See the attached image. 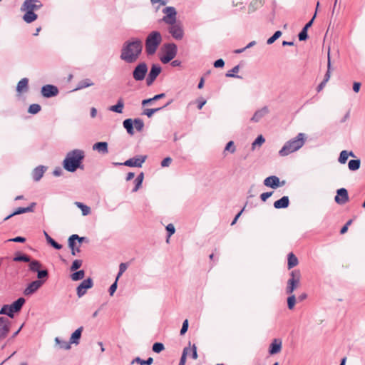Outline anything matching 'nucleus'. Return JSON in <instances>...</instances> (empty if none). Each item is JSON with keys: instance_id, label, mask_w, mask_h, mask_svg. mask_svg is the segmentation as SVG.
Returning <instances> with one entry per match:
<instances>
[{"instance_id": "41", "label": "nucleus", "mask_w": 365, "mask_h": 365, "mask_svg": "<svg viewBox=\"0 0 365 365\" xmlns=\"http://www.w3.org/2000/svg\"><path fill=\"white\" fill-rule=\"evenodd\" d=\"M30 257L26 255L17 253L16 257L14 258V261L29 262H30Z\"/></svg>"}, {"instance_id": "63", "label": "nucleus", "mask_w": 365, "mask_h": 365, "mask_svg": "<svg viewBox=\"0 0 365 365\" xmlns=\"http://www.w3.org/2000/svg\"><path fill=\"white\" fill-rule=\"evenodd\" d=\"M224 66H225V61L222 58L217 59L214 63V66L215 68H222Z\"/></svg>"}, {"instance_id": "59", "label": "nucleus", "mask_w": 365, "mask_h": 365, "mask_svg": "<svg viewBox=\"0 0 365 365\" xmlns=\"http://www.w3.org/2000/svg\"><path fill=\"white\" fill-rule=\"evenodd\" d=\"M172 161L173 160L170 157H167L162 160L161 166L163 168L168 167L171 164Z\"/></svg>"}, {"instance_id": "33", "label": "nucleus", "mask_w": 365, "mask_h": 365, "mask_svg": "<svg viewBox=\"0 0 365 365\" xmlns=\"http://www.w3.org/2000/svg\"><path fill=\"white\" fill-rule=\"evenodd\" d=\"M123 127L127 130L128 133L130 135L134 134V130H133V120L130 118L125 119L123 123Z\"/></svg>"}, {"instance_id": "51", "label": "nucleus", "mask_w": 365, "mask_h": 365, "mask_svg": "<svg viewBox=\"0 0 365 365\" xmlns=\"http://www.w3.org/2000/svg\"><path fill=\"white\" fill-rule=\"evenodd\" d=\"M165 349L163 344L156 342L153 345V351L155 353H160Z\"/></svg>"}, {"instance_id": "19", "label": "nucleus", "mask_w": 365, "mask_h": 365, "mask_svg": "<svg viewBox=\"0 0 365 365\" xmlns=\"http://www.w3.org/2000/svg\"><path fill=\"white\" fill-rule=\"evenodd\" d=\"M36 205V202H32V203H31V205L29 206H28L26 207H18L14 212H13L11 214H10L7 217H6L4 219V221H6V220L10 219L11 217H12L13 216H15L17 215H21V214L26 213V212H33L34 208L35 207Z\"/></svg>"}, {"instance_id": "20", "label": "nucleus", "mask_w": 365, "mask_h": 365, "mask_svg": "<svg viewBox=\"0 0 365 365\" xmlns=\"http://www.w3.org/2000/svg\"><path fill=\"white\" fill-rule=\"evenodd\" d=\"M335 201L339 205H343L349 200L348 192L345 188H340L336 192Z\"/></svg>"}, {"instance_id": "44", "label": "nucleus", "mask_w": 365, "mask_h": 365, "mask_svg": "<svg viewBox=\"0 0 365 365\" xmlns=\"http://www.w3.org/2000/svg\"><path fill=\"white\" fill-rule=\"evenodd\" d=\"M133 125L138 131H141L143 129L144 123L142 119L135 118L134 120H133Z\"/></svg>"}, {"instance_id": "31", "label": "nucleus", "mask_w": 365, "mask_h": 365, "mask_svg": "<svg viewBox=\"0 0 365 365\" xmlns=\"http://www.w3.org/2000/svg\"><path fill=\"white\" fill-rule=\"evenodd\" d=\"M26 13L23 16V19L25 22L30 24L36 20L38 16L31 11H25Z\"/></svg>"}, {"instance_id": "18", "label": "nucleus", "mask_w": 365, "mask_h": 365, "mask_svg": "<svg viewBox=\"0 0 365 365\" xmlns=\"http://www.w3.org/2000/svg\"><path fill=\"white\" fill-rule=\"evenodd\" d=\"M43 284V280H35L29 283L24 290V294L30 296L35 293Z\"/></svg>"}, {"instance_id": "60", "label": "nucleus", "mask_w": 365, "mask_h": 365, "mask_svg": "<svg viewBox=\"0 0 365 365\" xmlns=\"http://www.w3.org/2000/svg\"><path fill=\"white\" fill-rule=\"evenodd\" d=\"M187 329H188V320L185 319L182 323V326L180 329V334L181 335L185 334L186 333V331H187Z\"/></svg>"}, {"instance_id": "23", "label": "nucleus", "mask_w": 365, "mask_h": 365, "mask_svg": "<svg viewBox=\"0 0 365 365\" xmlns=\"http://www.w3.org/2000/svg\"><path fill=\"white\" fill-rule=\"evenodd\" d=\"M29 90V79L27 78H23L21 79L16 86V91L19 93H26Z\"/></svg>"}, {"instance_id": "34", "label": "nucleus", "mask_w": 365, "mask_h": 365, "mask_svg": "<svg viewBox=\"0 0 365 365\" xmlns=\"http://www.w3.org/2000/svg\"><path fill=\"white\" fill-rule=\"evenodd\" d=\"M172 101H173L172 100H170V101H168V103H167L163 106V108H165V107L168 106V105H170V104L172 103ZM162 108H163V107H162V108H147V109H145V110L143 111V113H144L145 115H146L148 118H150V117H152V116H153V115L155 113H156V112L159 111V110H161Z\"/></svg>"}, {"instance_id": "64", "label": "nucleus", "mask_w": 365, "mask_h": 365, "mask_svg": "<svg viewBox=\"0 0 365 365\" xmlns=\"http://www.w3.org/2000/svg\"><path fill=\"white\" fill-rule=\"evenodd\" d=\"M71 236L76 237L74 238V241L76 242L77 240L79 244H81V243H82V242H85L86 240V237H79L76 234L72 235Z\"/></svg>"}, {"instance_id": "7", "label": "nucleus", "mask_w": 365, "mask_h": 365, "mask_svg": "<svg viewBox=\"0 0 365 365\" xmlns=\"http://www.w3.org/2000/svg\"><path fill=\"white\" fill-rule=\"evenodd\" d=\"M178 52L177 46L173 43H169L164 45V53L160 57L163 63H168L173 60Z\"/></svg>"}, {"instance_id": "5", "label": "nucleus", "mask_w": 365, "mask_h": 365, "mask_svg": "<svg viewBox=\"0 0 365 365\" xmlns=\"http://www.w3.org/2000/svg\"><path fill=\"white\" fill-rule=\"evenodd\" d=\"M24 303V298L20 297L10 305H4L0 310V314H6L9 317L13 318L14 313L19 312Z\"/></svg>"}, {"instance_id": "29", "label": "nucleus", "mask_w": 365, "mask_h": 365, "mask_svg": "<svg viewBox=\"0 0 365 365\" xmlns=\"http://www.w3.org/2000/svg\"><path fill=\"white\" fill-rule=\"evenodd\" d=\"M282 342L277 339H274L270 344L269 352L270 354H274L280 351Z\"/></svg>"}, {"instance_id": "50", "label": "nucleus", "mask_w": 365, "mask_h": 365, "mask_svg": "<svg viewBox=\"0 0 365 365\" xmlns=\"http://www.w3.org/2000/svg\"><path fill=\"white\" fill-rule=\"evenodd\" d=\"M82 263H83L82 260L75 259L71 266V268H70L71 271H76L78 269H79L81 267Z\"/></svg>"}, {"instance_id": "45", "label": "nucleus", "mask_w": 365, "mask_h": 365, "mask_svg": "<svg viewBox=\"0 0 365 365\" xmlns=\"http://www.w3.org/2000/svg\"><path fill=\"white\" fill-rule=\"evenodd\" d=\"M296 303V297L294 294H291L287 298V307L289 309L292 310L294 309Z\"/></svg>"}, {"instance_id": "52", "label": "nucleus", "mask_w": 365, "mask_h": 365, "mask_svg": "<svg viewBox=\"0 0 365 365\" xmlns=\"http://www.w3.org/2000/svg\"><path fill=\"white\" fill-rule=\"evenodd\" d=\"M127 264L125 263H120L119 265V272L118 273V275L116 277L117 279H119V277L125 272L127 269Z\"/></svg>"}, {"instance_id": "3", "label": "nucleus", "mask_w": 365, "mask_h": 365, "mask_svg": "<svg viewBox=\"0 0 365 365\" xmlns=\"http://www.w3.org/2000/svg\"><path fill=\"white\" fill-rule=\"evenodd\" d=\"M306 142V135L303 133H299L297 135L287 141L282 148L279 151V155L282 157L287 156L299 150Z\"/></svg>"}, {"instance_id": "24", "label": "nucleus", "mask_w": 365, "mask_h": 365, "mask_svg": "<svg viewBox=\"0 0 365 365\" xmlns=\"http://www.w3.org/2000/svg\"><path fill=\"white\" fill-rule=\"evenodd\" d=\"M75 237H76L70 236L68 240V247L71 250V255L73 256H76L78 253L81 252L80 245L77 246L76 242L74 241Z\"/></svg>"}, {"instance_id": "54", "label": "nucleus", "mask_w": 365, "mask_h": 365, "mask_svg": "<svg viewBox=\"0 0 365 365\" xmlns=\"http://www.w3.org/2000/svg\"><path fill=\"white\" fill-rule=\"evenodd\" d=\"M298 37L299 40L301 41L307 40L308 38L307 30L303 28L299 34Z\"/></svg>"}, {"instance_id": "48", "label": "nucleus", "mask_w": 365, "mask_h": 365, "mask_svg": "<svg viewBox=\"0 0 365 365\" xmlns=\"http://www.w3.org/2000/svg\"><path fill=\"white\" fill-rule=\"evenodd\" d=\"M282 36V32L280 31H277L274 34L267 39V43L272 44L273 43L277 38H279Z\"/></svg>"}, {"instance_id": "26", "label": "nucleus", "mask_w": 365, "mask_h": 365, "mask_svg": "<svg viewBox=\"0 0 365 365\" xmlns=\"http://www.w3.org/2000/svg\"><path fill=\"white\" fill-rule=\"evenodd\" d=\"M93 150L102 154L108 153V143L106 142H98L93 145Z\"/></svg>"}, {"instance_id": "46", "label": "nucleus", "mask_w": 365, "mask_h": 365, "mask_svg": "<svg viewBox=\"0 0 365 365\" xmlns=\"http://www.w3.org/2000/svg\"><path fill=\"white\" fill-rule=\"evenodd\" d=\"M41 106L37 103L30 105L28 112L31 114H36L41 110Z\"/></svg>"}, {"instance_id": "25", "label": "nucleus", "mask_w": 365, "mask_h": 365, "mask_svg": "<svg viewBox=\"0 0 365 365\" xmlns=\"http://www.w3.org/2000/svg\"><path fill=\"white\" fill-rule=\"evenodd\" d=\"M289 205V200L287 196H283L279 200L274 202V207L276 209L287 208Z\"/></svg>"}, {"instance_id": "38", "label": "nucleus", "mask_w": 365, "mask_h": 365, "mask_svg": "<svg viewBox=\"0 0 365 365\" xmlns=\"http://www.w3.org/2000/svg\"><path fill=\"white\" fill-rule=\"evenodd\" d=\"M75 205L81 210L82 215L83 216H86L90 214L91 208L88 206L80 202H76Z\"/></svg>"}, {"instance_id": "1", "label": "nucleus", "mask_w": 365, "mask_h": 365, "mask_svg": "<svg viewBox=\"0 0 365 365\" xmlns=\"http://www.w3.org/2000/svg\"><path fill=\"white\" fill-rule=\"evenodd\" d=\"M143 41L138 38H131L125 41L121 47L120 58L127 63L136 62L142 53Z\"/></svg>"}, {"instance_id": "40", "label": "nucleus", "mask_w": 365, "mask_h": 365, "mask_svg": "<svg viewBox=\"0 0 365 365\" xmlns=\"http://www.w3.org/2000/svg\"><path fill=\"white\" fill-rule=\"evenodd\" d=\"M84 276H85L84 270H78V271H76V272H73V274H71V278L73 281H78V280L83 279Z\"/></svg>"}, {"instance_id": "35", "label": "nucleus", "mask_w": 365, "mask_h": 365, "mask_svg": "<svg viewBox=\"0 0 365 365\" xmlns=\"http://www.w3.org/2000/svg\"><path fill=\"white\" fill-rule=\"evenodd\" d=\"M361 160L359 159L351 160L348 163L349 169L351 171H356L359 169Z\"/></svg>"}, {"instance_id": "12", "label": "nucleus", "mask_w": 365, "mask_h": 365, "mask_svg": "<svg viewBox=\"0 0 365 365\" xmlns=\"http://www.w3.org/2000/svg\"><path fill=\"white\" fill-rule=\"evenodd\" d=\"M161 67L158 64H153L146 78L147 86H151L161 72Z\"/></svg>"}, {"instance_id": "11", "label": "nucleus", "mask_w": 365, "mask_h": 365, "mask_svg": "<svg viewBox=\"0 0 365 365\" xmlns=\"http://www.w3.org/2000/svg\"><path fill=\"white\" fill-rule=\"evenodd\" d=\"M263 183L266 187H269L272 189H276L277 187L284 185L285 181L283 180V181L280 182L279 178L277 176L271 175V176L266 178L264 180Z\"/></svg>"}, {"instance_id": "9", "label": "nucleus", "mask_w": 365, "mask_h": 365, "mask_svg": "<svg viewBox=\"0 0 365 365\" xmlns=\"http://www.w3.org/2000/svg\"><path fill=\"white\" fill-rule=\"evenodd\" d=\"M162 12L164 14L162 21L166 24H173L177 21V11L173 6H167L162 10Z\"/></svg>"}, {"instance_id": "55", "label": "nucleus", "mask_w": 365, "mask_h": 365, "mask_svg": "<svg viewBox=\"0 0 365 365\" xmlns=\"http://www.w3.org/2000/svg\"><path fill=\"white\" fill-rule=\"evenodd\" d=\"M188 350H189V348H187V347H185L183 349V351H182V356H181L179 364H181V365H185V364L186 356H187V351Z\"/></svg>"}, {"instance_id": "16", "label": "nucleus", "mask_w": 365, "mask_h": 365, "mask_svg": "<svg viewBox=\"0 0 365 365\" xmlns=\"http://www.w3.org/2000/svg\"><path fill=\"white\" fill-rule=\"evenodd\" d=\"M41 95L45 98H51L58 94V89L53 85H45L41 88Z\"/></svg>"}, {"instance_id": "47", "label": "nucleus", "mask_w": 365, "mask_h": 365, "mask_svg": "<svg viewBox=\"0 0 365 365\" xmlns=\"http://www.w3.org/2000/svg\"><path fill=\"white\" fill-rule=\"evenodd\" d=\"M349 158V154H348V151L346 150H342L341 153H340V155H339V162L341 163V164H344L346 163V162L347 161V159Z\"/></svg>"}, {"instance_id": "49", "label": "nucleus", "mask_w": 365, "mask_h": 365, "mask_svg": "<svg viewBox=\"0 0 365 365\" xmlns=\"http://www.w3.org/2000/svg\"><path fill=\"white\" fill-rule=\"evenodd\" d=\"M264 141H265V139L262 135L257 136V138L255 140V141L252 144V148H255V146H257V145L260 146L263 143H264Z\"/></svg>"}, {"instance_id": "37", "label": "nucleus", "mask_w": 365, "mask_h": 365, "mask_svg": "<svg viewBox=\"0 0 365 365\" xmlns=\"http://www.w3.org/2000/svg\"><path fill=\"white\" fill-rule=\"evenodd\" d=\"M29 262H30L29 269H30V271H31L33 272H37L42 266L41 262L36 259H34V260L30 259Z\"/></svg>"}, {"instance_id": "43", "label": "nucleus", "mask_w": 365, "mask_h": 365, "mask_svg": "<svg viewBox=\"0 0 365 365\" xmlns=\"http://www.w3.org/2000/svg\"><path fill=\"white\" fill-rule=\"evenodd\" d=\"M153 361L152 357H149L146 360H143L140 357H136L134 360H133L132 363L138 362L140 365H151Z\"/></svg>"}, {"instance_id": "15", "label": "nucleus", "mask_w": 365, "mask_h": 365, "mask_svg": "<svg viewBox=\"0 0 365 365\" xmlns=\"http://www.w3.org/2000/svg\"><path fill=\"white\" fill-rule=\"evenodd\" d=\"M10 331V322L8 319L0 317V341L5 339Z\"/></svg>"}, {"instance_id": "4", "label": "nucleus", "mask_w": 365, "mask_h": 365, "mask_svg": "<svg viewBox=\"0 0 365 365\" xmlns=\"http://www.w3.org/2000/svg\"><path fill=\"white\" fill-rule=\"evenodd\" d=\"M162 42V36L159 31L150 32L145 39V51L148 56L153 55Z\"/></svg>"}, {"instance_id": "6", "label": "nucleus", "mask_w": 365, "mask_h": 365, "mask_svg": "<svg viewBox=\"0 0 365 365\" xmlns=\"http://www.w3.org/2000/svg\"><path fill=\"white\" fill-rule=\"evenodd\" d=\"M290 278L287 282V286L286 288V293L291 294L298 287L300 282L301 274L299 270H292L290 274Z\"/></svg>"}, {"instance_id": "2", "label": "nucleus", "mask_w": 365, "mask_h": 365, "mask_svg": "<svg viewBox=\"0 0 365 365\" xmlns=\"http://www.w3.org/2000/svg\"><path fill=\"white\" fill-rule=\"evenodd\" d=\"M85 158V153L80 149H74L66 154L63 162V168L68 172H75L78 168H82V161Z\"/></svg>"}, {"instance_id": "10", "label": "nucleus", "mask_w": 365, "mask_h": 365, "mask_svg": "<svg viewBox=\"0 0 365 365\" xmlns=\"http://www.w3.org/2000/svg\"><path fill=\"white\" fill-rule=\"evenodd\" d=\"M168 32L176 40H181L184 36V31L180 22L175 21L173 24H168Z\"/></svg>"}, {"instance_id": "56", "label": "nucleus", "mask_w": 365, "mask_h": 365, "mask_svg": "<svg viewBox=\"0 0 365 365\" xmlns=\"http://www.w3.org/2000/svg\"><path fill=\"white\" fill-rule=\"evenodd\" d=\"M166 230L168 231V237H170L171 235H173L175 232V227L173 224H168L167 226H166ZM169 240V238L167 239V242H168Z\"/></svg>"}, {"instance_id": "13", "label": "nucleus", "mask_w": 365, "mask_h": 365, "mask_svg": "<svg viewBox=\"0 0 365 365\" xmlns=\"http://www.w3.org/2000/svg\"><path fill=\"white\" fill-rule=\"evenodd\" d=\"M42 6V4L38 0H25L21 7V10L34 11L41 9Z\"/></svg>"}, {"instance_id": "58", "label": "nucleus", "mask_w": 365, "mask_h": 365, "mask_svg": "<svg viewBox=\"0 0 365 365\" xmlns=\"http://www.w3.org/2000/svg\"><path fill=\"white\" fill-rule=\"evenodd\" d=\"M48 243L56 250H61L62 248V245L56 242L53 238H50Z\"/></svg>"}, {"instance_id": "30", "label": "nucleus", "mask_w": 365, "mask_h": 365, "mask_svg": "<svg viewBox=\"0 0 365 365\" xmlns=\"http://www.w3.org/2000/svg\"><path fill=\"white\" fill-rule=\"evenodd\" d=\"M93 84V82L89 78L83 79L82 81L78 83L77 86L74 89V91L81 90L90 87Z\"/></svg>"}, {"instance_id": "62", "label": "nucleus", "mask_w": 365, "mask_h": 365, "mask_svg": "<svg viewBox=\"0 0 365 365\" xmlns=\"http://www.w3.org/2000/svg\"><path fill=\"white\" fill-rule=\"evenodd\" d=\"M118 280V279H117V278H116L115 282L111 284V286L109 288V293L110 295H113L117 289Z\"/></svg>"}, {"instance_id": "39", "label": "nucleus", "mask_w": 365, "mask_h": 365, "mask_svg": "<svg viewBox=\"0 0 365 365\" xmlns=\"http://www.w3.org/2000/svg\"><path fill=\"white\" fill-rule=\"evenodd\" d=\"M55 341L62 349L68 350L71 349L70 341L68 342L66 341L61 340L58 337H56Z\"/></svg>"}, {"instance_id": "53", "label": "nucleus", "mask_w": 365, "mask_h": 365, "mask_svg": "<svg viewBox=\"0 0 365 365\" xmlns=\"http://www.w3.org/2000/svg\"><path fill=\"white\" fill-rule=\"evenodd\" d=\"M235 150L233 141L228 142L225 148V151H230L231 153H234Z\"/></svg>"}, {"instance_id": "32", "label": "nucleus", "mask_w": 365, "mask_h": 365, "mask_svg": "<svg viewBox=\"0 0 365 365\" xmlns=\"http://www.w3.org/2000/svg\"><path fill=\"white\" fill-rule=\"evenodd\" d=\"M298 259L297 257L292 253L290 252L288 255V262H287V267L289 269L293 268L294 267L298 264Z\"/></svg>"}, {"instance_id": "57", "label": "nucleus", "mask_w": 365, "mask_h": 365, "mask_svg": "<svg viewBox=\"0 0 365 365\" xmlns=\"http://www.w3.org/2000/svg\"><path fill=\"white\" fill-rule=\"evenodd\" d=\"M48 275V272L46 269H43V270L39 269L37 272V277L39 279V280H41V279H43V278H47Z\"/></svg>"}, {"instance_id": "42", "label": "nucleus", "mask_w": 365, "mask_h": 365, "mask_svg": "<svg viewBox=\"0 0 365 365\" xmlns=\"http://www.w3.org/2000/svg\"><path fill=\"white\" fill-rule=\"evenodd\" d=\"M165 96V93H160V94H158V95H155L154 97L151 98H148V99H145L142 101V105L143 106H145L154 101H157V100H159V99H161L163 98H164Z\"/></svg>"}, {"instance_id": "21", "label": "nucleus", "mask_w": 365, "mask_h": 365, "mask_svg": "<svg viewBox=\"0 0 365 365\" xmlns=\"http://www.w3.org/2000/svg\"><path fill=\"white\" fill-rule=\"evenodd\" d=\"M269 110L267 106H264L261 109L257 110L251 118L253 122H259L263 117L268 114Z\"/></svg>"}, {"instance_id": "22", "label": "nucleus", "mask_w": 365, "mask_h": 365, "mask_svg": "<svg viewBox=\"0 0 365 365\" xmlns=\"http://www.w3.org/2000/svg\"><path fill=\"white\" fill-rule=\"evenodd\" d=\"M46 168L43 165H39L36 167L32 172V177L34 181H39L41 178L43 177Z\"/></svg>"}, {"instance_id": "61", "label": "nucleus", "mask_w": 365, "mask_h": 365, "mask_svg": "<svg viewBox=\"0 0 365 365\" xmlns=\"http://www.w3.org/2000/svg\"><path fill=\"white\" fill-rule=\"evenodd\" d=\"M273 194V192H263L260 195V199L265 202L269 197H271Z\"/></svg>"}, {"instance_id": "27", "label": "nucleus", "mask_w": 365, "mask_h": 365, "mask_svg": "<svg viewBox=\"0 0 365 365\" xmlns=\"http://www.w3.org/2000/svg\"><path fill=\"white\" fill-rule=\"evenodd\" d=\"M83 329V327H81L78 328L71 334L70 340H69L71 344H74L76 345H78L79 344V341H80V339H81V336L82 334Z\"/></svg>"}, {"instance_id": "14", "label": "nucleus", "mask_w": 365, "mask_h": 365, "mask_svg": "<svg viewBox=\"0 0 365 365\" xmlns=\"http://www.w3.org/2000/svg\"><path fill=\"white\" fill-rule=\"evenodd\" d=\"M93 285V282L91 278L83 280L76 288L78 297H82L86 293L87 289L91 288Z\"/></svg>"}, {"instance_id": "36", "label": "nucleus", "mask_w": 365, "mask_h": 365, "mask_svg": "<svg viewBox=\"0 0 365 365\" xmlns=\"http://www.w3.org/2000/svg\"><path fill=\"white\" fill-rule=\"evenodd\" d=\"M240 71V66L237 65L234 66L230 71H227L225 74L226 77L229 78H242V77L239 75H236L235 73H238Z\"/></svg>"}, {"instance_id": "8", "label": "nucleus", "mask_w": 365, "mask_h": 365, "mask_svg": "<svg viewBox=\"0 0 365 365\" xmlns=\"http://www.w3.org/2000/svg\"><path fill=\"white\" fill-rule=\"evenodd\" d=\"M148 71V65L145 62L139 63L133 71V78L136 81L144 80Z\"/></svg>"}, {"instance_id": "17", "label": "nucleus", "mask_w": 365, "mask_h": 365, "mask_svg": "<svg viewBox=\"0 0 365 365\" xmlns=\"http://www.w3.org/2000/svg\"><path fill=\"white\" fill-rule=\"evenodd\" d=\"M146 158V155H140L135 158H132L125 161L123 163V165L128 167L141 168Z\"/></svg>"}, {"instance_id": "28", "label": "nucleus", "mask_w": 365, "mask_h": 365, "mask_svg": "<svg viewBox=\"0 0 365 365\" xmlns=\"http://www.w3.org/2000/svg\"><path fill=\"white\" fill-rule=\"evenodd\" d=\"M123 107H124L123 99L122 98H120L118 100L117 103L115 105L111 106L109 108V110H110L112 112L118 113H122Z\"/></svg>"}]
</instances>
